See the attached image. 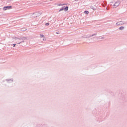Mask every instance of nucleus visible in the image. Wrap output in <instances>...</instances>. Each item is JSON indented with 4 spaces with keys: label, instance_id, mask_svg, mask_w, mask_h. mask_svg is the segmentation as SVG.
<instances>
[{
    "label": "nucleus",
    "instance_id": "3",
    "mask_svg": "<svg viewBox=\"0 0 127 127\" xmlns=\"http://www.w3.org/2000/svg\"><path fill=\"white\" fill-rule=\"evenodd\" d=\"M9 8H11V6L4 7L3 9L4 10H7V9H9Z\"/></svg>",
    "mask_w": 127,
    "mask_h": 127
},
{
    "label": "nucleus",
    "instance_id": "1",
    "mask_svg": "<svg viewBox=\"0 0 127 127\" xmlns=\"http://www.w3.org/2000/svg\"><path fill=\"white\" fill-rule=\"evenodd\" d=\"M121 2L120 1H117L114 4L113 6L116 8V7H118L119 5H120Z\"/></svg>",
    "mask_w": 127,
    "mask_h": 127
},
{
    "label": "nucleus",
    "instance_id": "8",
    "mask_svg": "<svg viewBox=\"0 0 127 127\" xmlns=\"http://www.w3.org/2000/svg\"><path fill=\"white\" fill-rule=\"evenodd\" d=\"M43 36H44L43 35H40V37H41V38L43 37Z\"/></svg>",
    "mask_w": 127,
    "mask_h": 127
},
{
    "label": "nucleus",
    "instance_id": "7",
    "mask_svg": "<svg viewBox=\"0 0 127 127\" xmlns=\"http://www.w3.org/2000/svg\"><path fill=\"white\" fill-rule=\"evenodd\" d=\"M45 25H46V26H47L49 25V23H46V24H45Z\"/></svg>",
    "mask_w": 127,
    "mask_h": 127
},
{
    "label": "nucleus",
    "instance_id": "10",
    "mask_svg": "<svg viewBox=\"0 0 127 127\" xmlns=\"http://www.w3.org/2000/svg\"><path fill=\"white\" fill-rule=\"evenodd\" d=\"M20 43H21V42H19V43H18V44H20Z\"/></svg>",
    "mask_w": 127,
    "mask_h": 127
},
{
    "label": "nucleus",
    "instance_id": "2",
    "mask_svg": "<svg viewBox=\"0 0 127 127\" xmlns=\"http://www.w3.org/2000/svg\"><path fill=\"white\" fill-rule=\"evenodd\" d=\"M69 9V7L68 6L66 7L65 8H62L61 9L59 10V11H62L63 10H65L67 11Z\"/></svg>",
    "mask_w": 127,
    "mask_h": 127
},
{
    "label": "nucleus",
    "instance_id": "6",
    "mask_svg": "<svg viewBox=\"0 0 127 127\" xmlns=\"http://www.w3.org/2000/svg\"><path fill=\"white\" fill-rule=\"evenodd\" d=\"M63 5H65V4H61L59 5V6H62Z\"/></svg>",
    "mask_w": 127,
    "mask_h": 127
},
{
    "label": "nucleus",
    "instance_id": "5",
    "mask_svg": "<svg viewBox=\"0 0 127 127\" xmlns=\"http://www.w3.org/2000/svg\"><path fill=\"white\" fill-rule=\"evenodd\" d=\"M119 29H120V30H123V29H124V27H120L119 28Z\"/></svg>",
    "mask_w": 127,
    "mask_h": 127
},
{
    "label": "nucleus",
    "instance_id": "9",
    "mask_svg": "<svg viewBox=\"0 0 127 127\" xmlns=\"http://www.w3.org/2000/svg\"><path fill=\"white\" fill-rule=\"evenodd\" d=\"M16 45V44H13V47H15V46Z\"/></svg>",
    "mask_w": 127,
    "mask_h": 127
},
{
    "label": "nucleus",
    "instance_id": "4",
    "mask_svg": "<svg viewBox=\"0 0 127 127\" xmlns=\"http://www.w3.org/2000/svg\"><path fill=\"white\" fill-rule=\"evenodd\" d=\"M84 13H85V14H89V11H84Z\"/></svg>",
    "mask_w": 127,
    "mask_h": 127
}]
</instances>
